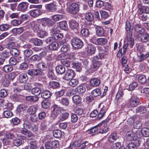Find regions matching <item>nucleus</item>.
<instances>
[{"instance_id": "9b49d317", "label": "nucleus", "mask_w": 149, "mask_h": 149, "mask_svg": "<svg viewBox=\"0 0 149 149\" xmlns=\"http://www.w3.org/2000/svg\"><path fill=\"white\" fill-rule=\"evenodd\" d=\"M138 37L142 42H146L149 40V34L147 33L138 34Z\"/></svg>"}, {"instance_id": "09e8293b", "label": "nucleus", "mask_w": 149, "mask_h": 149, "mask_svg": "<svg viewBox=\"0 0 149 149\" xmlns=\"http://www.w3.org/2000/svg\"><path fill=\"white\" fill-rule=\"evenodd\" d=\"M32 93L37 96L39 95L41 93L40 89L38 87H35L33 88L31 90Z\"/></svg>"}, {"instance_id": "e2e57ef3", "label": "nucleus", "mask_w": 149, "mask_h": 149, "mask_svg": "<svg viewBox=\"0 0 149 149\" xmlns=\"http://www.w3.org/2000/svg\"><path fill=\"white\" fill-rule=\"evenodd\" d=\"M58 46V44L55 40L53 43L49 45V48L52 50H55L57 49Z\"/></svg>"}, {"instance_id": "f704fd0d", "label": "nucleus", "mask_w": 149, "mask_h": 149, "mask_svg": "<svg viewBox=\"0 0 149 149\" xmlns=\"http://www.w3.org/2000/svg\"><path fill=\"white\" fill-rule=\"evenodd\" d=\"M69 116V113L68 112H63L61 113L59 118V121H62L67 119Z\"/></svg>"}, {"instance_id": "13d9d810", "label": "nucleus", "mask_w": 149, "mask_h": 149, "mask_svg": "<svg viewBox=\"0 0 149 149\" xmlns=\"http://www.w3.org/2000/svg\"><path fill=\"white\" fill-rule=\"evenodd\" d=\"M53 134L54 136L56 138H59L62 135L61 131L58 130H54L53 131Z\"/></svg>"}, {"instance_id": "4be33fe9", "label": "nucleus", "mask_w": 149, "mask_h": 149, "mask_svg": "<svg viewBox=\"0 0 149 149\" xmlns=\"http://www.w3.org/2000/svg\"><path fill=\"white\" fill-rule=\"evenodd\" d=\"M127 139L129 140H132L136 139L135 132L133 131H130L127 133L126 135Z\"/></svg>"}, {"instance_id": "a878e982", "label": "nucleus", "mask_w": 149, "mask_h": 149, "mask_svg": "<svg viewBox=\"0 0 149 149\" xmlns=\"http://www.w3.org/2000/svg\"><path fill=\"white\" fill-rule=\"evenodd\" d=\"M37 107L35 106L30 107L27 109V111L30 114H35L37 110Z\"/></svg>"}, {"instance_id": "6e6d98bb", "label": "nucleus", "mask_w": 149, "mask_h": 149, "mask_svg": "<svg viewBox=\"0 0 149 149\" xmlns=\"http://www.w3.org/2000/svg\"><path fill=\"white\" fill-rule=\"evenodd\" d=\"M42 107L45 109L49 107L50 105V102L47 100H45L42 101L41 103Z\"/></svg>"}, {"instance_id": "412c9836", "label": "nucleus", "mask_w": 149, "mask_h": 149, "mask_svg": "<svg viewBox=\"0 0 149 149\" xmlns=\"http://www.w3.org/2000/svg\"><path fill=\"white\" fill-rule=\"evenodd\" d=\"M52 95V93L48 90H45L41 93V97L44 99H47L49 98Z\"/></svg>"}, {"instance_id": "473e14b6", "label": "nucleus", "mask_w": 149, "mask_h": 149, "mask_svg": "<svg viewBox=\"0 0 149 149\" xmlns=\"http://www.w3.org/2000/svg\"><path fill=\"white\" fill-rule=\"evenodd\" d=\"M108 109V106L107 105L105 104V106H104V107L101 109V111L98 115V117L99 118H101L103 117Z\"/></svg>"}, {"instance_id": "20e7f679", "label": "nucleus", "mask_w": 149, "mask_h": 149, "mask_svg": "<svg viewBox=\"0 0 149 149\" xmlns=\"http://www.w3.org/2000/svg\"><path fill=\"white\" fill-rule=\"evenodd\" d=\"M71 43L73 47L75 49H80L83 46V42L79 39L74 38L71 40Z\"/></svg>"}, {"instance_id": "6e6552de", "label": "nucleus", "mask_w": 149, "mask_h": 149, "mask_svg": "<svg viewBox=\"0 0 149 149\" xmlns=\"http://www.w3.org/2000/svg\"><path fill=\"white\" fill-rule=\"evenodd\" d=\"M27 26L28 28H32L34 32H37L41 29L39 23L37 22H32L28 24Z\"/></svg>"}, {"instance_id": "5701e85b", "label": "nucleus", "mask_w": 149, "mask_h": 149, "mask_svg": "<svg viewBox=\"0 0 149 149\" xmlns=\"http://www.w3.org/2000/svg\"><path fill=\"white\" fill-rule=\"evenodd\" d=\"M96 34L98 36H103L104 34L103 29L101 27L97 26L96 28Z\"/></svg>"}, {"instance_id": "0e129e2a", "label": "nucleus", "mask_w": 149, "mask_h": 149, "mask_svg": "<svg viewBox=\"0 0 149 149\" xmlns=\"http://www.w3.org/2000/svg\"><path fill=\"white\" fill-rule=\"evenodd\" d=\"M10 26L8 24H3L0 25V30L1 31L8 30L10 28Z\"/></svg>"}, {"instance_id": "69168bd1", "label": "nucleus", "mask_w": 149, "mask_h": 149, "mask_svg": "<svg viewBox=\"0 0 149 149\" xmlns=\"http://www.w3.org/2000/svg\"><path fill=\"white\" fill-rule=\"evenodd\" d=\"M28 68V66L27 63L23 62L19 65V69L21 70H24L27 69Z\"/></svg>"}, {"instance_id": "72a5a7b5", "label": "nucleus", "mask_w": 149, "mask_h": 149, "mask_svg": "<svg viewBox=\"0 0 149 149\" xmlns=\"http://www.w3.org/2000/svg\"><path fill=\"white\" fill-rule=\"evenodd\" d=\"M101 126V127L100 128V130L99 132V133L101 134L105 133L107 132L109 130V129L106 123H104L103 125Z\"/></svg>"}, {"instance_id": "864d4df0", "label": "nucleus", "mask_w": 149, "mask_h": 149, "mask_svg": "<svg viewBox=\"0 0 149 149\" xmlns=\"http://www.w3.org/2000/svg\"><path fill=\"white\" fill-rule=\"evenodd\" d=\"M24 55L25 57H29L33 54V51L31 49H26L23 52Z\"/></svg>"}, {"instance_id": "6ab92c4d", "label": "nucleus", "mask_w": 149, "mask_h": 149, "mask_svg": "<svg viewBox=\"0 0 149 149\" xmlns=\"http://www.w3.org/2000/svg\"><path fill=\"white\" fill-rule=\"evenodd\" d=\"M28 79V77L27 75L25 73H21L19 75L18 79L21 83H25Z\"/></svg>"}, {"instance_id": "1a4fd4ad", "label": "nucleus", "mask_w": 149, "mask_h": 149, "mask_svg": "<svg viewBox=\"0 0 149 149\" xmlns=\"http://www.w3.org/2000/svg\"><path fill=\"white\" fill-rule=\"evenodd\" d=\"M79 10V5L75 3H73L70 6L69 12L72 14H75L78 13Z\"/></svg>"}, {"instance_id": "c03bdc74", "label": "nucleus", "mask_w": 149, "mask_h": 149, "mask_svg": "<svg viewBox=\"0 0 149 149\" xmlns=\"http://www.w3.org/2000/svg\"><path fill=\"white\" fill-rule=\"evenodd\" d=\"M102 125V124L100 123L98 124L95 126L90 129V130H87V132L89 134H92L94 133L97 132L99 129L98 127Z\"/></svg>"}, {"instance_id": "9d476101", "label": "nucleus", "mask_w": 149, "mask_h": 149, "mask_svg": "<svg viewBox=\"0 0 149 149\" xmlns=\"http://www.w3.org/2000/svg\"><path fill=\"white\" fill-rule=\"evenodd\" d=\"M74 75V72L71 69H68L66 71L63 78L64 80H69L72 79Z\"/></svg>"}, {"instance_id": "bf43d9fd", "label": "nucleus", "mask_w": 149, "mask_h": 149, "mask_svg": "<svg viewBox=\"0 0 149 149\" xmlns=\"http://www.w3.org/2000/svg\"><path fill=\"white\" fill-rule=\"evenodd\" d=\"M20 120L17 117L12 118L10 120V123L14 125H17L20 123Z\"/></svg>"}, {"instance_id": "8fccbe9b", "label": "nucleus", "mask_w": 149, "mask_h": 149, "mask_svg": "<svg viewBox=\"0 0 149 149\" xmlns=\"http://www.w3.org/2000/svg\"><path fill=\"white\" fill-rule=\"evenodd\" d=\"M49 86L50 88L56 89L59 87V84L57 82L51 81L49 82Z\"/></svg>"}, {"instance_id": "2f4dec72", "label": "nucleus", "mask_w": 149, "mask_h": 149, "mask_svg": "<svg viewBox=\"0 0 149 149\" xmlns=\"http://www.w3.org/2000/svg\"><path fill=\"white\" fill-rule=\"evenodd\" d=\"M117 138L116 134L112 133L108 136L107 140L109 142L112 143L116 140Z\"/></svg>"}, {"instance_id": "aec40b11", "label": "nucleus", "mask_w": 149, "mask_h": 149, "mask_svg": "<svg viewBox=\"0 0 149 149\" xmlns=\"http://www.w3.org/2000/svg\"><path fill=\"white\" fill-rule=\"evenodd\" d=\"M87 52L91 54H94L96 50V48L95 46L91 44L88 45L86 49Z\"/></svg>"}, {"instance_id": "bb28decb", "label": "nucleus", "mask_w": 149, "mask_h": 149, "mask_svg": "<svg viewBox=\"0 0 149 149\" xmlns=\"http://www.w3.org/2000/svg\"><path fill=\"white\" fill-rule=\"evenodd\" d=\"M73 102L76 104H81V98L78 95H75L72 97Z\"/></svg>"}, {"instance_id": "ea45409f", "label": "nucleus", "mask_w": 149, "mask_h": 149, "mask_svg": "<svg viewBox=\"0 0 149 149\" xmlns=\"http://www.w3.org/2000/svg\"><path fill=\"white\" fill-rule=\"evenodd\" d=\"M38 84L36 83H34L33 84L31 83H27L25 84L24 86V89L28 91L31 90L33 87V85L35 86H37Z\"/></svg>"}, {"instance_id": "052dcab7", "label": "nucleus", "mask_w": 149, "mask_h": 149, "mask_svg": "<svg viewBox=\"0 0 149 149\" xmlns=\"http://www.w3.org/2000/svg\"><path fill=\"white\" fill-rule=\"evenodd\" d=\"M81 143V140H79L78 141H75L73 143V145L70 144L69 148H68V149H72V148L73 146H74L76 147H79Z\"/></svg>"}, {"instance_id": "e433bc0d", "label": "nucleus", "mask_w": 149, "mask_h": 149, "mask_svg": "<svg viewBox=\"0 0 149 149\" xmlns=\"http://www.w3.org/2000/svg\"><path fill=\"white\" fill-rule=\"evenodd\" d=\"M56 71L57 73L62 74L65 71V69L64 67L62 65L58 66L56 68Z\"/></svg>"}, {"instance_id": "4d7b16f0", "label": "nucleus", "mask_w": 149, "mask_h": 149, "mask_svg": "<svg viewBox=\"0 0 149 149\" xmlns=\"http://www.w3.org/2000/svg\"><path fill=\"white\" fill-rule=\"evenodd\" d=\"M85 19L88 21L91 22L93 20L94 16L91 13H88L86 14Z\"/></svg>"}, {"instance_id": "cd10ccee", "label": "nucleus", "mask_w": 149, "mask_h": 149, "mask_svg": "<svg viewBox=\"0 0 149 149\" xmlns=\"http://www.w3.org/2000/svg\"><path fill=\"white\" fill-rule=\"evenodd\" d=\"M31 42L33 43L36 46H40L42 44V40L37 38H32L31 40Z\"/></svg>"}, {"instance_id": "a19ab883", "label": "nucleus", "mask_w": 149, "mask_h": 149, "mask_svg": "<svg viewBox=\"0 0 149 149\" xmlns=\"http://www.w3.org/2000/svg\"><path fill=\"white\" fill-rule=\"evenodd\" d=\"M147 109L145 106H140L137 107L136 109V112L143 113H146Z\"/></svg>"}, {"instance_id": "49530a36", "label": "nucleus", "mask_w": 149, "mask_h": 149, "mask_svg": "<svg viewBox=\"0 0 149 149\" xmlns=\"http://www.w3.org/2000/svg\"><path fill=\"white\" fill-rule=\"evenodd\" d=\"M52 36L54 39L56 40H60L63 38V35L61 33H53Z\"/></svg>"}, {"instance_id": "2eb2a0df", "label": "nucleus", "mask_w": 149, "mask_h": 149, "mask_svg": "<svg viewBox=\"0 0 149 149\" xmlns=\"http://www.w3.org/2000/svg\"><path fill=\"white\" fill-rule=\"evenodd\" d=\"M98 49L99 50V54L97 57L98 59H102L104 57L105 55L108 54V52L107 51H105L100 47H98Z\"/></svg>"}, {"instance_id": "c756f323", "label": "nucleus", "mask_w": 149, "mask_h": 149, "mask_svg": "<svg viewBox=\"0 0 149 149\" xmlns=\"http://www.w3.org/2000/svg\"><path fill=\"white\" fill-rule=\"evenodd\" d=\"M37 66L38 68L41 70V72L46 70L47 69V65L44 63H39L37 64Z\"/></svg>"}, {"instance_id": "37998d69", "label": "nucleus", "mask_w": 149, "mask_h": 149, "mask_svg": "<svg viewBox=\"0 0 149 149\" xmlns=\"http://www.w3.org/2000/svg\"><path fill=\"white\" fill-rule=\"evenodd\" d=\"M97 45H104L106 44L107 42V40L104 38H97Z\"/></svg>"}, {"instance_id": "0eeeda50", "label": "nucleus", "mask_w": 149, "mask_h": 149, "mask_svg": "<svg viewBox=\"0 0 149 149\" xmlns=\"http://www.w3.org/2000/svg\"><path fill=\"white\" fill-rule=\"evenodd\" d=\"M27 73L31 76L36 77L42 75L43 73L38 68L29 69L28 70Z\"/></svg>"}, {"instance_id": "f3484780", "label": "nucleus", "mask_w": 149, "mask_h": 149, "mask_svg": "<svg viewBox=\"0 0 149 149\" xmlns=\"http://www.w3.org/2000/svg\"><path fill=\"white\" fill-rule=\"evenodd\" d=\"M45 6L47 10L51 12H54L56 10V6L53 3L47 4Z\"/></svg>"}, {"instance_id": "774afa93", "label": "nucleus", "mask_w": 149, "mask_h": 149, "mask_svg": "<svg viewBox=\"0 0 149 149\" xmlns=\"http://www.w3.org/2000/svg\"><path fill=\"white\" fill-rule=\"evenodd\" d=\"M13 143L15 146H18L22 144V141L20 139H16L13 140Z\"/></svg>"}, {"instance_id": "dca6fc26", "label": "nucleus", "mask_w": 149, "mask_h": 149, "mask_svg": "<svg viewBox=\"0 0 149 149\" xmlns=\"http://www.w3.org/2000/svg\"><path fill=\"white\" fill-rule=\"evenodd\" d=\"M134 31L138 33V34H141L144 33L145 29L144 28L142 27L140 24H136L135 26Z\"/></svg>"}, {"instance_id": "423d86ee", "label": "nucleus", "mask_w": 149, "mask_h": 149, "mask_svg": "<svg viewBox=\"0 0 149 149\" xmlns=\"http://www.w3.org/2000/svg\"><path fill=\"white\" fill-rule=\"evenodd\" d=\"M130 104L133 107H135L139 104V99L134 95L131 96V98L129 100Z\"/></svg>"}, {"instance_id": "680f3d73", "label": "nucleus", "mask_w": 149, "mask_h": 149, "mask_svg": "<svg viewBox=\"0 0 149 149\" xmlns=\"http://www.w3.org/2000/svg\"><path fill=\"white\" fill-rule=\"evenodd\" d=\"M139 81L141 83H144L146 81V78L145 76L143 74H141L138 77Z\"/></svg>"}, {"instance_id": "f03ea898", "label": "nucleus", "mask_w": 149, "mask_h": 149, "mask_svg": "<svg viewBox=\"0 0 149 149\" xmlns=\"http://www.w3.org/2000/svg\"><path fill=\"white\" fill-rule=\"evenodd\" d=\"M125 29L127 31V44H129L131 47L134 45V40L132 37V29H131L130 24L129 21H127L125 24Z\"/></svg>"}, {"instance_id": "39448f33", "label": "nucleus", "mask_w": 149, "mask_h": 149, "mask_svg": "<svg viewBox=\"0 0 149 149\" xmlns=\"http://www.w3.org/2000/svg\"><path fill=\"white\" fill-rule=\"evenodd\" d=\"M59 142L56 140L52 141H47L45 143V147L46 149H53L59 146Z\"/></svg>"}, {"instance_id": "603ef678", "label": "nucleus", "mask_w": 149, "mask_h": 149, "mask_svg": "<svg viewBox=\"0 0 149 149\" xmlns=\"http://www.w3.org/2000/svg\"><path fill=\"white\" fill-rule=\"evenodd\" d=\"M38 36L40 38H43L47 35V33L45 31L41 30V29L37 32Z\"/></svg>"}, {"instance_id": "7c9ffc66", "label": "nucleus", "mask_w": 149, "mask_h": 149, "mask_svg": "<svg viewBox=\"0 0 149 149\" xmlns=\"http://www.w3.org/2000/svg\"><path fill=\"white\" fill-rule=\"evenodd\" d=\"M72 67L75 69L77 71L80 72L81 70L82 66L80 63L75 62L73 64Z\"/></svg>"}, {"instance_id": "5fc2aeb1", "label": "nucleus", "mask_w": 149, "mask_h": 149, "mask_svg": "<svg viewBox=\"0 0 149 149\" xmlns=\"http://www.w3.org/2000/svg\"><path fill=\"white\" fill-rule=\"evenodd\" d=\"M101 92L99 88H96L93 90L91 92L92 95L94 97H96L101 95Z\"/></svg>"}, {"instance_id": "79ce46f5", "label": "nucleus", "mask_w": 149, "mask_h": 149, "mask_svg": "<svg viewBox=\"0 0 149 149\" xmlns=\"http://www.w3.org/2000/svg\"><path fill=\"white\" fill-rule=\"evenodd\" d=\"M141 132L143 136L144 137H147L149 136V129L148 128H142Z\"/></svg>"}, {"instance_id": "a18cd8bd", "label": "nucleus", "mask_w": 149, "mask_h": 149, "mask_svg": "<svg viewBox=\"0 0 149 149\" xmlns=\"http://www.w3.org/2000/svg\"><path fill=\"white\" fill-rule=\"evenodd\" d=\"M17 45V44L15 42H10L6 45V47L10 50L11 49L15 48Z\"/></svg>"}, {"instance_id": "de8ad7c7", "label": "nucleus", "mask_w": 149, "mask_h": 149, "mask_svg": "<svg viewBox=\"0 0 149 149\" xmlns=\"http://www.w3.org/2000/svg\"><path fill=\"white\" fill-rule=\"evenodd\" d=\"M59 26L61 29L66 30L68 29V26L67 22L65 21L61 22L59 23Z\"/></svg>"}, {"instance_id": "7ed1b4c3", "label": "nucleus", "mask_w": 149, "mask_h": 149, "mask_svg": "<svg viewBox=\"0 0 149 149\" xmlns=\"http://www.w3.org/2000/svg\"><path fill=\"white\" fill-rule=\"evenodd\" d=\"M52 110L51 114V117L53 119L56 118L62 111L64 109L62 107H59L57 105L54 104L52 107Z\"/></svg>"}, {"instance_id": "a211bd4d", "label": "nucleus", "mask_w": 149, "mask_h": 149, "mask_svg": "<svg viewBox=\"0 0 149 149\" xmlns=\"http://www.w3.org/2000/svg\"><path fill=\"white\" fill-rule=\"evenodd\" d=\"M101 62L97 60L94 59L93 60L92 64L91 66V68L93 69V71L96 70L99 67L100 64Z\"/></svg>"}, {"instance_id": "58836bf2", "label": "nucleus", "mask_w": 149, "mask_h": 149, "mask_svg": "<svg viewBox=\"0 0 149 149\" xmlns=\"http://www.w3.org/2000/svg\"><path fill=\"white\" fill-rule=\"evenodd\" d=\"M79 83L78 81L76 79H71V80L69 81L68 85L71 87H74L76 86Z\"/></svg>"}, {"instance_id": "c9c22d12", "label": "nucleus", "mask_w": 149, "mask_h": 149, "mask_svg": "<svg viewBox=\"0 0 149 149\" xmlns=\"http://www.w3.org/2000/svg\"><path fill=\"white\" fill-rule=\"evenodd\" d=\"M41 59V57L37 55H34L32 56L30 58L27 59V61L29 62H31V61H38Z\"/></svg>"}, {"instance_id": "393cba45", "label": "nucleus", "mask_w": 149, "mask_h": 149, "mask_svg": "<svg viewBox=\"0 0 149 149\" xmlns=\"http://www.w3.org/2000/svg\"><path fill=\"white\" fill-rule=\"evenodd\" d=\"M41 13L40 10L38 9L33 10L30 11V15L33 17L39 16Z\"/></svg>"}, {"instance_id": "4c0bfd02", "label": "nucleus", "mask_w": 149, "mask_h": 149, "mask_svg": "<svg viewBox=\"0 0 149 149\" xmlns=\"http://www.w3.org/2000/svg\"><path fill=\"white\" fill-rule=\"evenodd\" d=\"M59 102L63 105L68 106L69 104V100L67 98H63L58 100Z\"/></svg>"}, {"instance_id": "ddd939ff", "label": "nucleus", "mask_w": 149, "mask_h": 149, "mask_svg": "<svg viewBox=\"0 0 149 149\" xmlns=\"http://www.w3.org/2000/svg\"><path fill=\"white\" fill-rule=\"evenodd\" d=\"M29 4L26 2L20 3L18 6V8L20 11L24 12L27 10Z\"/></svg>"}, {"instance_id": "f257e3e1", "label": "nucleus", "mask_w": 149, "mask_h": 149, "mask_svg": "<svg viewBox=\"0 0 149 149\" xmlns=\"http://www.w3.org/2000/svg\"><path fill=\"white\" fill-rule=\"evenodd\" d=\"M21 129L20 130L19 132L23 134L30 137L33 136V134L31 132L27 129L32 130L34 132H37L38 131V127L37 125L31 124L27 120L24 121L22 126H21Z\"/></svg>"}, {"instance_id": "4468645a", "label": "nucleus", "mask_w": 149, "mask_h": 149, "mask_svg": "<svg viewBox=\"0 0 149 149\" xmlns=\"http://www.w3.org/2000/svg\"><path fill=\"white\" fill-rule=\"evenodd\" d=\"M70 28L74 30H78L79 26V23L75 20H72L69 21Z\"/></svg>"}, {"instance_id": "338daca9", "label": "nucleus", "mask_w": 149, "mask_h": 149, "mask_svg": "<svg viewBox=\"0 0 149 149\" xmlns=\"http://www.w3.org/2000/svg\"><path fill=\"white\" fill-rule=\"evenodd\" d=\"M3 70L6 72L11 71L13 70V68L10 65H7L3 68Z\"/></svg>"}, {"instance_id": "c85d7f7f", "label": "nucleus", "mask_w": 149, "mask_h": 149, "mask_svg": "<svg viewBox=\"0 0 149 149\" xmlns=\"http://www.w3.org/2000/svg\"><path fill=\"white\" fill-rule=\"evenodd\" d=\"M75 90L79 93H83L85 92L86 88L84 86L80 85L76 88Z\"/></svg>"}, {"instance_id": "f8f14e48", "label": "nucleus", "mask_w": 149, "mask_h": 149, "mask_svg": "<svg viewBox=\"0 0 149 149\" xmlns=\"http://www.w3.org/2000/svg\"><path fill=\"white\" fill-rule=\"evenodd\" d=\"M138 8L139 10V13L140 14H141L143 13H149V7L148 6H142L141 4L138 5Z\"/></svg>"}, {"instance_id": "b1692460", "label": "nucleus", "mask_w": 149, "mask_h": 149, "mask_svg": "<svg viewBox=\"0 0 149 149\" xmlns=\"http://www.w3.org/2000/svg\"><path fill=\"white\" fill-rule=\"evenodd\" d=\"M100 80L99 79L96 78L92 79L90 82L91 86L93 87L98 86L100 84Z\"/></svg>"}, {"instance_id": "3c124183", "label": "nucleus", "mask_w": 149, "mask_h": 149, "mask_svg": "<svg viewBox=\"0 0 149 149\" xmlns=\"http://www.w3.org/2000/svg\"><path fill=\"white\" fill-rule=\"evenodd\" d=\"M10 54L14 56H17L19 54L20 52L19 50L16 48H13L10 50Z\"/></svg>"}]
</instances>
